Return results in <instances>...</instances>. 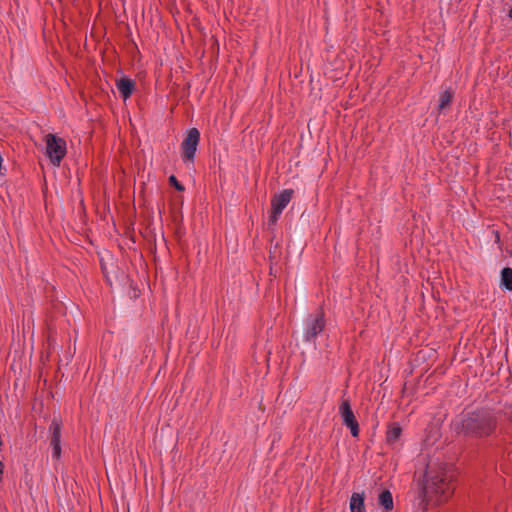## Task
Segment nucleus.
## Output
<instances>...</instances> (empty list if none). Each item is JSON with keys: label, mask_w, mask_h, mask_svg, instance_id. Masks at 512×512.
<instances>
[{"label": "nucleus", "mask_w": 512, "mask_h": 512, "mask_svg": "<svg viewBox=\"0 0 512 512\" xmlns=\"http://www.w3.org/2000/svg\"><path fill=\"white\" fill-rule=\"evenodd\" d=\"M454 472L446 465L429 464L423 485V499L438 504L446 502L454 492Z\"/></svg>", "instance_id": "f257e3e1"}, {"label": "nucleus", "mask_w": 512, "mask_h": 512, "mask_svg": "<svg viewBox=\"0 0 512 512\" xmlns=\"http://www.w3.org/2000/svg\"><path fill=\"white\" fill-rule=\"evenodd\" d=\"M495 429V420L485 412L467 414L461 421V431L470 436L483 437L490 435Z\"/></svg>", "instance_id": "f03ea898"}, {"label": "nucleus", "mask_w": 512, "mask_h": 512, "mask_svg": "<svg viewBox=\"0 0 512 512\" xmlns=\"http://www.w3.org/2000/svg\"><path fill=\"white\" fill-rule=\"evenodd\" d=\"M46 153L53 165L59 166L66 155V142L64 139L47 134L45 136Z\"/></svg>", "instance_id": "7ed1b4c3"}, {"label": "nucleus", "mask_w": 512, "mask_h": 512, "mask_svg": "<svg viewBox=\"0 0 512 512\" xmlns=\"http://www.w3.org/2000/svg\"><path fill=\"white\" fill-rule=\"evenodd\" d=\"M292 189H285L279 194H275L271 199V214L268 219V226H275L282 211L286 208L293 197Z\"/></svg>", "instance_id": "20e7f679"}, {"label": "nucleus", "mask_w": 512, "mask_h": 512, "mask_svg": "<svg viewBox=\"0 0 512 512\" xmlns=\"http://www.w3.org/2000/svg\"><path fill=\"white\" fill-rule=\"evenodd\" d=\"M200 141V132L197 128H191L181 143L182 159L184 162H193Z\"/></svg>", "instance_id": "39448f33"}, {"label": "nucleus", "mask_w": 512, "mask_h": 512, "mask_svg": "<svg viewBox=\"0 0 512 512\" xmlns=\"http://www.w3.org/2000/svg\"><path fill=\"white\" fill-rule=\"evenodd\" d=\"M339 412L343 423L350 429L352 436L357 437L359 435V425L348 399L342 400Z\"/></svg>", "instance_id": "423d86ee"}, {"label": "nucleus", "mask_w": 512, "mask_h": 512, "mask_svg": "<svg viewBox=\"0 0 512 512\" xmlns=\"http://www.w3.org/2000/svg\"><path fill=\"white\" fill-rule=\"evenodd\" d=\"M325 326L324 315L319 312L316 315H312L307 320V327L305 332V339L310 341L320 334Z\"/></svg>", "instance_id": "0eeeda50"}, {"label": "nucleus", "mask_w": 512, "mask_h": 512, "mask_svg": "<svg viewBox=\"0 0 512 512\" xmlns=\"http://www.w3.org/2000/svg\"><path fill=\"white\" fill-rule=\"evenodd\" d=\"M116 86L123 99L126 100L132 95L135 83L128 78H122L117 81Z\"/></svg>", "instance_id": "6e6552de"}, {"label": "nucleus", "mask_w": 512, "mask_h": 512, "mask_svg": "<svg viewBox=\"0 0 512 512\" xmlns=\"http://www.w3.org/2000/svg\"><path fill=\"white\" fill-rule=\"evenodd\" d=\"M351 512H365L364 495L360 493H353L350 498Z\"/></svg>", "instance_id": "1a4fd4ad"}, {"label": "nucleus", "mask_w": 512, "mask_h": 512, "mask_svg": "<svg viewBox=\"0 0 512 512\" xmlns=\"http://www.w3.org/2000/svg\"><path fill=\"white\" fill-rule=\"evenodd\" d=\"M402 429L401 427L396 424L392 423L388 426L387 432H386V441L389 444H394L401 436Z\"/></svg>", "instance_id": "9d476101"}, {"label": "nucleus", "mask_w": 512, "mask_h": 512, "mask_svg": "<svg viewBox=\"0 0 512 512\" xmlns=\"http://www.w3.org/2000/svg\"><path fill=\"white\" fill-rule=\"evenodd\" d=\"M378 503L381 505L386 512L393 509V497L389 490H384L379 494Z\"/></svg>", "instance_id": "9b49d317"}, {"label": "nucleus", "mask_w": 512, "mask_h": 512, "mask_svg": "<svg viewBox=\"0 0 512 512\" xmlns=\"http://www.w3.org/2000/svg\"><path fill=\"white\" fill-rule=\"evenodd\" d=\"M50 430H51L50 443L60 442V439H61V422H60V420L54 418L52 420Z\"/></svg>", "instance_id": "f8f14e48"}, {"label": "nucleus", "mask_w": 512, "mask_h": 512, "mask_svg": "<svg viewBox=\"0 0 512 512\" xmlns=\"http://www.w3.org/2000/svg\"><path fill=\"white\" fill-rule=\"evenodd\" d=\"M501 283L509 291H512V268L506 267L501 271Z\"/></svg>", "instance_id": "ddd939ff"}, {"label": "nucleus", "mask_w": 512, "mask_h": 512, "mask_svg": "<svg viewBox=\"0 0 512 512\" xmlns=\"http://www.w3.org/2000/svg\"><path fill=\"white\" fill-rule=\"evenodd\" d=\"M452 99H453V92L451 90H445L441 94L440 99H439V109L443 110V109L447 108L451 104Z\"/></svg>", "instance_id": "4468645a"}, {"label": "nucleus", "mask_w": 512, "mask_h": 512, "mask_svg": "<svg viewBox=\"0 0 512 512\" xmlns=\"http://www.w3.org/2000/svg\"><path fill=\"white\" fill-rule=\"evenodd\" d=\"M50 445L52 447V456L56 459H59L61 456V443L55 442V443H50Z\"/></svg>", "instance_id": "2eb2a0df"}, {"label": "nucleus", "mask_w": 512, "mask_h": 512, "mask_svg": "<svg viewBox=\"0 0 512 512\" xmlns=\"http://www.w3.org/2000/svg\"><path fill=\"white\" fill-rule=\"evenodd\" d=\"M169 182L170 184H172L178 191H183L184 190V186L182 184H180L176 177L174 175H171L169 177Z\"/></svg>", "instance_id": "dca6fc26"}, {"label": "nucleus", "mask_w": 512, "mask_h": 512, "mask_svg": "<svg viewBox=\"0 0 512 512\" xmlns=\"http://www.w3.org/2000/svg\"><path fill=\"white\" fill-rule=\"evenodd\" d=\"M509 17L512 19V8L509 10Z\"/></svg>", "instance_id": "f3484780"}]
</instances>
